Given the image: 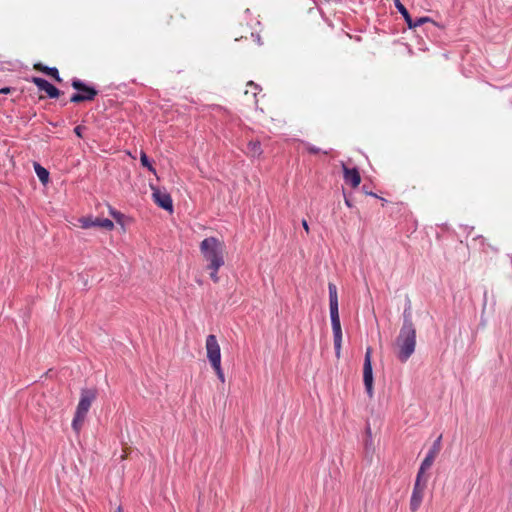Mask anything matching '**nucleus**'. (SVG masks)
I'll use <instances>...</instances> for the list:
<instances>
[{"mask_svg":"<svg viewBox=\"0 0 512 512\" xmlns=\"http://www.w3.org/2000/svg\"><path fill=\"white\" fill-rule=\"evenodd\" d=\"M84 101H85L84 98L79 93L73 94L70 98V102H72V103H80V102H84Z\"/></svg>","mask_w":512,"mask_h":512,"instance_id":"obj_26","label":"nucleus"},{"mask_svg":"<svg viewBox=\"0 0 512 512\" xmlns=\"http://www.w3.org/2000/svg\"><path fill=\"white\" fill-rule=\"evenodd\" d=\"M31 81L38 87L39 90L46 92L50 98H58L61 94V91L58 88H56L44 78L33 77Z\"/></svg>","mask_w":512,"mask_h":512,"instance_id":"obj_10","label":"nucleus"},{"mask_svg":"<svg viewBox=\"0 0 512 512\" xmlns=\"http://www.w3.org/2000/svg\"><path fill=\"white\" fill-rule=\"evenodd\" d=\"M34 170H35V173L37 174L39 180L42 182V183H46L49 179V172L44 168L42 167L39 163H34Z\"/></svg>","mask_w":512,"mask_h":512,"instance_id":"obj_18","label":"nucleus"},{"mask_svg":"<svg viewBox=\"0 0 512 512\" xmlns=\"http://www.w3.org/2000/svg\"><path fill=\"white\" fill-rule=\"evenodd\" d=\"M79 222L81 223V227L84 229L100 227L106 230H112L114 228V223L107 218L102 219L98 217L93 218L91 216H87L80 218Z\"/></svg>","mask_w":512,"mask_h":512,"instance_id":"obj_8","label":"nucleus"},{"mask_svg":"<svg viewBox=\"0 0 512 512\" xmlns=\"http://www.w3.org/2000/svg\"><path fill=\"white\" fill-rule=\"evenodd\" d=\"M200 252L208 263L207 268L220 269L224 261V243L216 237L205 238L200 243Z\"/></svg>","mask_w":512,"mask_h":512,"instance_id":"obj_1","label":"nucleus"},{"mask_svg":"<svg viewBox=\"0 0 512 512\" xmlns=\"http://www.w3.org/2000/svg\"><path fill=\"white\" fill-rule=\"evenodd\" d=\"M81 130H82V127L81 126H77L74 128V132L77 136L81 137Z\"/></svg>","mask_w":512,"mask_h":512,"instance_id":"obj_30","label":"nucleus"},{"mask_svg":"<svg viewBox=\"0 0 512 512\" xmlns=\"http://www.w3.org/2000/svg\"><path fill=\"white\" fill-rule=\"evenodd\" d=\"M9 92H10V88H8V87H6V88H2V89L0 90V93H1V94H7V93H9Z\"/></svg>","mask_w":512,"mask_h":512,"instance_id":"obj_32","label":"nucleus"},{"mask_svg":"<svg viewBox=\"0 0 512 512\" xmlns=\"http://www.w3.org/2000/svg\"><path fill=\"white\" fill-rule=\"evenodd\" d=\"M302 226L306 230V232H309V226L306 220L302 221Z\"/></svg>","mask_w":512,"mask_h":512,"instance_id":"obj_31","label":"nucleus"},{"mask_svg":"<svg viewBox=\"0 0 512 512\" xmlns=\"http://www.w3.org/2000/svg\"><path fill=\"white\" fill-rule=\"evenodd\" d=\"M395 7L400 12V14L404 17L409 28H412V17L410 16L408 10L401 3L400 0H394Z\"/></svg>","mask_w":512,"mask_h":512,"instance_id":"obj_17","label":"nucleus"},{"mask_svg":"<svg viewBox=\"0 0 512 512\" xmlns=\"http://www.w3.org/2000/svg\"><path fill=\"white\" fill-rule=\"evenodd\" d=\"M247 154L251 157H259L262 154L261 143L250 141L247 145Z\"/></svg>","mask_w":512,"mask_h":512,"instance_id":"obj_16","label":"nucleus"},{"mask_svg":"<svg viewBox=\"0 0 512 512\" xmlns=\"http://www.w3.org/2000/svg\"><path fill=\"white\" fill-rule=\"evenodd\" d=\"M116 512H122L121 507H118Z\"/></svg>","mask_w":512,"mask_h":512,"instance_id":"obj_34","label":"nucleus"},{"mask_svg":"<svg viewBox=\"0 0 512 512\" xmlns=\"http://www.w3.org/2000/svg\"><path fill=\"white\" fill-rule=\"evenodd\" d=\"M440 442H441V436L438 437V439L433 443V445L429 449L426 457L422 461L421 464H422L423 469H429L432 466L436 456L440 452V448H441Z\"/></svg>","mask_w":512,"mask_h":512,"instance_id":"obj_12","label":"nucleus"},{"mask_svg":"<svg viewBox=\"0 0 512 512\" xmlns=\"http://www.w3.org/2000/svg\"><path fill=\"white\" fill-rule=\"evenodd\" d=\"M207 358L211 365L221 363V351L215 335L210 334L206 338Z\"/></svg>","mask_w":512,"mask_h":512,"instance_id":"obj_5","label":"nucleus"},{"mask_svg":"<svg viewBox=\"0 0 512 512\" xmlns=\"http://www.w3.org/2000/svg\"><path fill=\"white\" fill-rule=\"evenodd\" d=\"M425 489H426V487H424V486L414 485L412 495L410 498L411 511L415 512L416 510L419 509V507L423 501V498H424Z\"/></svg>","mask_w":512,"mask_h":512,"instance_id":"obj_13","label":"nucleus"},{"mask_svg":"<svg viewBox=\"0 0 512 512\" xmlns=\"http://www.w3.org/2000/svg\"><path fill=\"white\" fill-rule=\"evenodd\" d=\"M152 189V197L154 202L161 208L172 211L173 210V201L171 196L166 191H161L159 188L151 185Z\"/></svg>","mask_w":512,"mask_h":512,"instance_id":"obj_7","label":"nucleus"},{"mask_svg":"<svg viewBox=\"0 0 512 512\" xmlns=\"http://www.w3.org/2000/svg\"><path fill=\"white\" fill-rule=\"evenodd\" d=\"M35 69L53 77L57 82H61L62 78L59 75L58 69L56 67H48L42 64H36Z\"/></svg>","mask_w":512,"mask_h":512,"instance_id":"obj_15","label":"nucleus"},{"mask_svg":"<svg viewBox=\"0 0 512 512\" xmlns=\"http://www.w3.org/2000/svg\"><path fill=\"white\" fill-rule=\"evenodd\" d=\"M71 86L79 91V94L82 95L85 101H92L97 96L98 91L92 87L84 83L82 80L78 78H74L72 80Z\"/></svg>","mask_w":512,"mask_h":512,"instance_id":"obj_9","label":"nucleus"},{"mask_svg":"<svg viewBox=\"0 0 512 512\" xmlns=\"http://www.w3.org/2000/svg\"><path fill=\"white\" fill-rule=\"evenodd\" d=\"M345 204L348 206V207H352V203L350 201V199L348 197L345 196Z\"/></svg>","mask_w":512,"mask_h":512,"instance_id":"obj_33","label":"nucleus"},{"mask_svg":"<svg viewBox=\"0 0 512 512\" xmlns=\"http://www.w3.org/2000/svg\"><path fill=\"white\" fill-rule=\"evenodd\" d=\"M398 349L397 358L405 363L414 353L416 348V328L401 327L395 340Z\"/></svg>","mask_w":512,"mask_h":512,"instance_id":"obj_3","label":"nucleus"},{"mask_svg":"<svg viewBox=\"0 0 512 512\" xmlns=\"http://www.w3.org/2000/svg\"><path fill=\"white\" fill-rule=\"evenodd\" d=\"M110 215L116 219L117 221H120L122 214L116 210H114L112 207H109Z\"/></svg>","mask_w":512,"mask_h":512,"instance_id":"obj_28","label":"nucleus"},{"mask_svg":"<svg viewBox=\"0 0 512 512\" xmlns=\"http://www.w3.org/2000/svg\"><path fill=\"white\" fill-rule=\"evenodd\" d=\"M343 178L347 184H350L353 188L359 186L361 182V176L357 168H348L343 164Z\"/></svg>","mask_w":512,"mask_h":512,"instance_id":"obj_11","label":"nucleus"},{"mask_svg":"<svg viewBox=\"0 0 512 512\" xmlns=\"http://www.w3.org/2000/svg\"><path fill=\"white\" fill-rule=\"evenodd\" d=\"M85 417L84 415L82 414H78L77 412H75V415H74V418H73V421H72V427L73 429L78 432L82 425H83V422L85 420Z\"/></svg>","mask_w":512,"mask_h":512,"instance_id":"obj_20","label":"nucleus"},{"mask_svg":"<svg viewBox=\"0 0 512 512\" xmlns=\"http://www.w3.org/2000/svg\"><path fill=\"white\" fill-rule=\"evenodd\" d=\"M372 348L368 347L365 352L363 365V381L366 392L370 398L373 397V370H372Z\"/></svg>","mask_w":512,"mask_h":512,"instance_id":"obj_4","label":"nucleus"},{"mask_svg":"<svg viewBox=\"0 0 512 512\" xmlns=\"http://www.w3.org/2000/svg\"><path fill=\"white\" fill-rule=\"evenodd\" d=\"M428 469H423L422 468V464L420 465V468H419V471L417 473V476H416V480H415V484L414 485H418V486H424L426 487V484H427V477L424 475L425 471H427Z\"/></svg>","mask_w":512,"mask_h":512,"instance_id":"obj_19","label":"nucleus"},{"mask_svg":"<svg viewBox=\"0 0 512 512\" xmlns=\"http://www.w3.org/2000/svg\"><path fill=\"white\" fill-rule=\"evenodd\" d=\"M208 270H210V278L213 280V282H218L219 281V277L217 275V272L219 269H214V268H207Z\"/></svg>","mask_w":512,"mask_h":512,"instance_id":"obj_27","label":"nucleus"},{"mask_svg":"<svg viewBox=\"0 0 512 512\" xmlns=\"http://www.w3.org/2000/svg\"><path fill=\"white\" fill-rule=\"evenodd\" d=\"M212 368L214 369L218 379L221 381V382H225V376H224V373L222 371V368H221V363H218V364H213L211 365Z\"/></svg>","mask_w":512,"mask_h":512,"instance_id":"obj_22","label":"nucleus"},{"mask_svg":"<svg viewBox=\"0 0 512 512\" xmlns=\"http://www.w3.org/2000/svg\"><path fill=\"white\" fill-rule=\"evenodd\" d=\"M247 86L252 88V91H251L252 92V96L255 99L257 94H258V92L261 90L260 87L257 84H255L253 81H249L247 83Z\"/></svg>","mask_w":512,"mask_h":512,"instance_id":"obj_24","label":"nucleus"},{"mask_svg":"<svg viewBox=\"0 0 512 512\" xmlns=\"http://www.w3.org/2000/svg\"><path fill=\"white\" fill-rule=\"evenodd\" d=\"M401 327L415 328V325L412 320L411 301L409 299H407L406 306L403 311V324Z\"/></svg>","mask_w":512,"mask_h":512,"instance_id":"obj_14","label":"nucleus"},{"mask_svg":"<svg viewBox=\"0 0 512 512\" xmlns=\"http://www.w3.org/2000/svg\"><path fill=\"white\" fill-rule=\"evenodd\" d=\"M140 162L142 166L146 167L149 171L153 172L154 174L156 173L154 167L150 163V160L145 152H141Z\"/></svg>","mask_w":512,"mask_h":512,"instance_id":"obj_21","label":"nucleus"},{"mask_svg":"<svg viewBox=\"0 0 512 512\" xmlns=\"http://www.w3.org/2000/svg\"><path fill=\"white\" fill-rule=\"evenodd\" d=\"M330 318L334 337V348L336 356H340L342 344V330L339 317L337 287L333 283L328 284Z\"/></svg>","mask_w":512,"mask_h":512,"instance_id":"obj_2","label":"nucleus"},{"mask_svg":"<svg viewBox=\"0 0 512 512\" xmlns=\"http://www.w3.org/2000/svg\"><path fill=\"white\" fill-rule=\"evenodd\" d=\"M96 396L97 392L95 389H82L76 412L86 416Z\"/></svg>","mask_w":512,"mask_h":512,"instance_id":"obj_6","label":"nucleus"},{"mask_svg":"<svg viewBox=\"0 0 512 512\" xmlns=\"http://www.w3.org/2000/svg\"><path fill=\"white\" fill-rule=\"evenodd\" d=\"M362 190L364 191L365 194L367 195H371V196H375L377 197V195H375L374 193H372L371 191H369V189H367V186L366 185H363L362 186Z\"/></svg>","mask_w":512,"mask_h":512,"instance_id":"obj_29","label":"nucleus"},{"mask_svg":"<svg viewBox=\"0 0 512 512\" xmlns=\"http://www.w3.org/2000/svg\"><path fill=\"white\" fill-rule=\"evenodd\" d=\"M306 149L307 151L310 153V154H318L321 152V149L316 147V146H313L309 143H306Z\"/></svg>","mask_w":512,"mask_h":512,"instance_id":"obj_25","label":"nucleus"},{"mask_svg":"<svg viewBox=\"0 0 512 512\" xmlns=\"http://www.w3.org/2000/svg\"><path fill=\"white\" fill-rule=\"evenodd\" d=\"M432 20L429 17H420L416 19L415 21L412 19V28L421 26L422 24L426 22H431Z\"/></svg>","mask_w":512,"mask_h":512,"instance_id":"obj_23","label":"nucleus"}]
</instances>
